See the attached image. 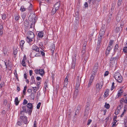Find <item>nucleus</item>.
Masks as SVG:
<instances>
[{
	"label": "nucleus",
	"mask_w": 127,
	"mask_h": 127,
	"mask_svg": "<svg viewBox=\"0 0 127 127\" xmlns=\"http://www.w3.org/2000/svg\"><path fill=\"white\" fill-rule=\"evenodd\" d=\"M105 31L100 30L99 32L100 36H104L105 33Z\"/></svg>",
	"instance_id": "393cba45"
},
{
	"label": "nucleus",
	"mask_w": 127,
	"mask_h": 127,
	"mask_svg": "<svg viewBox=\"0 0 127 127\" xmlns=\"http://www.w3.org/2000/svg\"><path fill=\"white\" fill-rule=\"evenodd\" d=\"M94 78V76H93V74H92L89 80H91L93 81Z\"/></svg>",
	"instance_id": "69168bd1"
},
{
	"label": "nucleus",
	"mask_w": 127,
	"mask_h": 127,
	"mask_svg": "<svg viewBox=\"0 0 127 127\" xmlns=\"http://www.w3.org/2000/svg\"><path fill=\"white\" fill-rule=\"evenodd\" d=\"M22 110H23L21 111L20 112V113L21 114L24 115V114L25 112L26 113H28V112H26L23 109H22Z\"/></svg>",
	"instance_id": "e433bc0d"
},
{
	"label": "nucleus",
	"mask_w": 127,
	"mask_h": 127,
	"mask_svg": "<svg viewBox=\"0 0 127 127\" xmlns=\"http://www.w3.org/2000/svg\"><path fill=\"white\" fill-rule=\"evenodd\" d=\"M109 72L108 71H106L105 72L104 75L105 76H107L108 74H109Z\"/></svg>",
	"instance_id": "774afa93"
},
{
	"label": "nucleus",
	"mask_w": 127,
	"mask_h": 127,
	"mask_svg": "<svg viewBox=\"0 0 127 127\" xmlns=\"http://www.w3.org/2000/svg\"><path fill=\"white\" fill-rule=\"evenodd\" d=\"M74 54V56L72 57V60H74V59H75V60H76V54L75 53Z\"/></svg>",
	"instance_id": "79ce46f5"
},
{
	"label": "nucleus",
	"mask_w": 127,
	"mask_h": 127,
	"mask_svg": "<svg viewBox=\"0 0 127 127\" xmlns=\"http://www.w3.org/2000/svg\"><path fill=\"white\" fill-rule=\"evenodd\" d=\"M41 50H40V52H41V54L42 55V56H45V53L42 51V50L43 51V49L41 48Z\"/></svg>",
	"instance_id": "a18cd8bd"
},
{
	"label": "nucleus",
	"mask_w": 127,
	"mask_h": 127,
	"mask_svg": "<svg viewBox=\"0 0 127 127\" xmlns=\"http://www.w3.org/2000/svg\"><path fill=\"white\" fill-rule=\"evenodd\" d=\"M114 77L117 81L119 83H121L123 78L121 74L118 72H116L114 75Z\"/></svg>",
	"instance_id": "20e7f679"
},
{
	"label": "nucleus",
	"mask_w": 127,
	"mask_h": 127,
	"mask_svg": "<svg viewBox=\"0 0 127 127\" xmlns=\"http://www.w3.org/2000/svg\"><path fill=\"white\" fill-rule=\"evenodd\" d=\"M71 112H69L68 113V117L69 118V119H70L71 118Z\"/></svg>",
	"instance_id": "e2e57ef3"
},
{
	"label": "nucleus",
	"mask_w": 127,
	"mask_h": 127,
	"mask_svg": "<svg viewBox=\"0 0 127 127\" xmlns=\"http://www.w3.org/2000/svg\"><path fill=\"white\" fill-rule=\"evenodd\" d=\"M22 122L21 120H20V121H18L17 123V125L19 126H21L22 125L21 123Z\"/></svg>",
	"instance_id": "5fc2aeb1"
},
{
	"label": "nucleus",
	"mask_w": 127,
	"mask_h": 127,
	"mask_svg": "<svg viewBox=\"0 0 127 127\" xmlns=\"http://www.w3.org/2000/svg\"><path fill=\"white\" fill-rule=\"evenodd\" d=\"M118 48H119V46L118 44H117L114 47V53L113 54V55H114V54H115L116 52L118 51Z\"/></svg>",
	"instance_id": "f3484780"
},
{
	"label": "nucleus",
	"mask_w": 127,
	"mask_h": 127,
	"mask_svg": "<svg viewBox=\"0 0 127 127\" xmlns=\"http://www.w3.org/2000/svg\"><path fill=\"white\" fill-rule=\"evenodd\" d=\"M82 77L80 78V79H79V76H78L76 78V85L75 87H79L80 86V84L81 82V79Z\"/></svg>",
	"instance_id": "0eeeda50"
},
{
	"label": "nucleus",
	"mask_w": 127,
	"mask_h": 127,
	"mask_svg": "<svg viewBox=\"0 0 127 127\" xmlns=\"http://www.w3.org/2000/svg\"><path fill=\"white\" fill-rule=\"evenodd\" d=\"M123 51L125 53L127 52V47H125L123 48Z\"/></svg>",
	"instance_id": "c03bdc74"
},
{
	"label": "nucleus",
	"mask_w": 127,
	"mask_h": 127,
	"mask_svg": "<svg viewBox=\"0 0 127 127\" xmlns=\"http://www.w3.org/2000/svg\"><path fill=\"white\" fill-rule=\"evenodd\" d=\"M32 50L35 51L36 52L40 53L39 49V47L36 45H33L32 47Z\"/></svg>",
	"instance_id": "2eb2a0df"
},
{
	"label": "nucleus",
	"mask_w": 127,
	"mask_h": 127,
	"mask_svg": "<svg viewBox=\"0 0 127 127\" xmlns=\"http://www.w3.org/2000/svg\"><path fill=\"white\" fill-rule=\"evenodd\" d=\"M51 51L52 54L54 53V51L55 49V46L54 44H53L51 45Z\"/></svg>",
	"instance_id": "dca6fc26"
},
{
	"label": "nucleus",
	"mask_w": 127,
	"mask_h": 127,
	"mask_svg": "<svg viewBox=\"0 0 127 127\" xmlns=\"http://www.w3.org/2000/svg\"><path fill=\"white\" fill-rule=\"evenodd\" d=\"M76 60L74 59V60H72V63L71 66V68L72 69H74L75 67Z\"/></svg>",
	"instance_id": "6ab92c4d"
},
{
	"label": "nucleus",
	"mask_w": 127,
	"mask_h": 127,
	"mask_svg": "<svg viewBox=\"0 0 127 127\" xmlns=\"http://www.w3.org/2000/svg\"><path fill=\"white\" fill-rule=\"evenodd\" d=\"M98 67V63H96L94 66L93 70V74L95 75L98 70L97 68Z\"/></svg>",
	"instance_id": "9d476101"
},
{
	"label": "nucleus",
	"mask_w": 127,
	"mask_h": 127,
	"mask_svg": "<svg viewBox=\"0 0 127 127\" xmlns=\"http://www.w3.org/2000/svg\"><path fill=\"white\" fill-rule=\"evenodd\" d=\"M102 37L101 36H100L99 37H98V41H102Z\"/></svg>",
	"instance_id": "6e6d98bb"
},
{
	"label": "nucleus",
	"mask_w": 127,
	"mask_h": 127,
	"mask_svg": "<svg viewBox=\"0 0 127 127\" xmlns=\"http://www.w3.org/2000/svg\"><path fill=\"white\" fill-rule=\"evenodd\" d=\"M68 79L67 77H66L64 81V87H66V86L67 85V84L68 83Z\"/></svg>",
	"instance_id": "aec40b11"
},
{
	"label": "nucleus",
	"mask_w": 127,
	"mask_h": 127,
	"mask_svg": "<svg viewBox=\"0 0 127 127\" xmlns=\"http://www.w3.org/2000/svg\"><path fill=\"white\" fill-rule=\"evenodd\" d=\"M25 41L23 40H22L20 42V44L21 49L23 48V45Z\"/></svg>",
	"instance_id": "4be33fe9"
},
{
	"label": "nucleus",
	"mask_w": 127,
	"mask_h": 127,
	"mask_svg": "<svg viewBox=\"0 0 127 127\" xmlns=\"http://www.w3.org/2000/svg\"><path fill=\"white\" fill-rule=\"evenodd\" d=\"M28 19L30 21L33 23V25H34L36 22L37 17L36 16H29Z\"/></svg>",
	"instance_id": "6e6552de"
},
{
	"label": "nucleus",
	"mask_w": 127,
	"mask_h": 127,
	"mask_svg": "<svg viewBox=\"0 0 127 127\" xmlns=\"http://www.w3.org/2000/svg\"><path fill=\"white\" fill-rule=\"evenodd\" d=\"M109 90L107 89L106 90V91L104 93V97H107L109 95L108 92L109 91Z\"/></svg>",
	"instance_id": "b1692460"
},
{
	"label": "nucleus",
	"mask_w": 127,
	"mask_h": 127,
	"mask_svg": "<svg viewBox=\"0 0 127 127\" xmlns=\"http://www.w3.org/2000/svg\"><path fill=\"white\" fill-rule=\"evenodd\" d=\"M80 111H79L78 110H76V111L75 113V116H74V117H75V116H76L77 115H78Z\"/></svg>",
	"instance_id": "de8ad7c7"
},
{
	"label": "nucleus",
	"mask_w": 127,
	"mask_h": 127,
	"mask_svg": "<svg viewBox=\"0 0 127 127\" xmlns=\"http://www.w3.org/2000/svg\"><path fill=\"white\" fill-rule=\"evenodd\" d=\"M31 80L32 81L30 83L31 84H36V82L34 80V76H32L31 78Z\"/></svg>",
	"instance_id": "a211bd4d"
},
{
	"label": "nucleus",
	"mask_w": 127,
	"mask_h": 127,
	"mask_svg": "<svg viewBox=\"0 0 127 127\" xmlns=\"http://www.w3.org/2000/svg\"><path fill=\"white\" fill-rule=\"evenodd\" d=\"M124 24H125L124 22V21H123L122 20L121 21V22H120V25L121 27V28H123L124 25Z\"/></svg>",
	"instance_id": "58836bf2"
},
{
	"label": "nucleus",
	"mask_w": 127,
	"mask_h": 127,
	"mask_svg": "<svg viewBox=\"0 0 127 127\" xmlns=\"http://www.w3.org/2000/svg\"><path fill=\"white\" fill-rule=\"evenodd\" d=\"M24 25L26 27H28L29 26V22L27 21H25L24 22Z\"/></svg>",
	"instance_id": "c756f323"
},
{
	"label": "nucleus",
	"mask_w": 127,
	"mask_h": 127,
	"mask_svg": "<svg viewBox=\"0 0 127 127\" xmlns=\"http://www.w3.org/2000/svg\"><path fill=\"white\" fill-rule=\"evenodd\" d=\"M39 74L41 76H43L44 74V70L43 69H39Z\"/></svg>",
	"instance_id": "5701e85b"
},
{
	"label": "nucleus",
	"mask_w": 127,
	"mask_h": 127,
	"mask_svg": "<svg viewBox=\"0 0 127 127\" xmlns=\"http://www.w3.org/2000/svg\"><path fill=\"white\" fill-rule=\"evenodd\" d=\"M123 92V91L121 89H120L118 93V96L119 97L121 95V94Z\"/></svg>",
	"instance_id": "72a5a7b5"
},
{
	"label": "nucleus",
	"mask_w": 127,
	"mask_h": 127,
	"mask_svg": "<svg viewBox=\"0 0 127 127\" xmlns=\"http://www.w3.org/2000/svg\"><path fill=\"white\" fill-rule=\"evenodd\" d=\"M27 118L26 116H20L19 120H21L22 122H23L25 124H26L28 122Z\"/></svg>",
	"instance_id": "423d86ee"
},
{
	"label": "nucleus",
	"mask_w": 127,
	"mask_h": 127,
	"mask_svg": "<svg viewBox=\"0 0 127 127\" xmlns=\"http://www.w3.org/2000/svg\"><path fill=\"white\" fill-rule=\"evenodd\" d=\"M28 103V101L26 99H24V100L23 102V104L24 105Z\"/></svg>",
	"instance_id": "09e8293b"
},
{
	"label": "nucleus",
	"mask_w": 127,
	"mask_h": 127,
	"mask_svg": "<svg viewBox=\"0 0 127 127\" xmlns=\"http://www.w3.org/2000/svg\"><path fill=\"white\" fill-rule=\"evenodd\" d=\"M44 33L43 31L40 32L38 33V35L39 38H41L43 36Z\"/></svg>",
	"instance_id": "412c9836"
},
{
	"label": "nucleus",
	"mask_w": 127,
	"mask_h": 127,
	"mask_svg": "<svg viewBox=\"0 0 127 127\" xmlns=\"http://www.w3.org/2000/svg\"><path fill=\"white\" fill-rule=\"evenodd\" d=\"M4 84V82H2L0 84V89L2 88Z\"/></svg>",
	"instance_id": "680f3d73"
},
{
	"label": "nucleus",
	"mask_w": 127,
	"mask_h": 127,
	"mask_svg": "<svg viewBox=\"0 0 127 127\" xmlns=\"http://www.w3.org/2000/svg\"><path fill=\"white\" fill-rule=\"evenodd\" d=\"M117 57H112L110 59V63L112 64H116V62Z\"/></svg>",
	"instance_id": "9b49d317"
},
{
	"label": "nucleus",
	"mask_w": 127,
	"mask_h": 127,
	"mask_svg": "<svg viewBox=\"0 0 127 127\" xmlns=\"http://www.w3.org/2000/svg\"><path fill=\"white\" fill-rule=\"evenodd\" d=\"M46 81L47 80H46V81L45 83L44 88L45 90H46V88L48 87V85H47V83L46 82Z\"/></svg>",
	"instance_id": "3c124183"
},
{
	"label": "nucleus",
	"mask_w": 127,
	"mask_h": 127,
	"mask_svg": "<svg viewBox=\"0 0 127 127\" xmlns=\"http://www.w3.org/2000/svg\"><path fill=\"white\" fill-rule=\"evenodd\" d=\"M41 104V103L39 102L38 103V104L37 106V109H39L40 108V106Z\"/></svg>",
	"instance_id": "8fccbe9b"
},
{
	"label": "nucleus",
	"mask_w": 127,
	"mask_h": 127,
	"mask_svg": "<svg viewBox=\"0 0 127 127\" xmlns=\"http://www.w3.org/2000/svg\"><path fill=\"white\" fill-rule=\"evenodd\" d=\"M26 55H24L23 57V59L22 60V66H26V65L25 64V61L26 60Z\"/></svg>",
	"instance_id": "4468645a"
},
{
	"label": "nucleus",
	"mask_w": 127,
	"mask_h": 127,
	"mask_svg": "<svg viewBox=\"0 0 127 127\" xmlns=\"http://www.w3.org/2000/svg\"><path fill=\"white\" fill-rule=\"evenodd\" d=\"M81 109V106L80 105H78L77 106L76 110L80 111Z\"/></svg>",
	"instance_id": "49530a36"
},
{
	"label": "nucleus",
	"mask_w": 127,
	"mask_h": 127,
	"mask_svg": "<svg viewBox=\"0 0 127 127\" xmlns=\"http://www.w3.org/2000/svg\"><path fill=\"white\" fill-rule=\"evenodd\" d=\"M114 40H110L109 42V44L108 45V46L110 47H112V45L113 44L114 42Z\"/></svg>",
	"instance_id": "473e14b6"
},
{
	"label": "nucleus",
	"mask_w": 127,
	"mask_h": 127,
	"mask_svg": "<svg viewBox=\"0 0 127 127\" xmlns=\"http://www.w3.org/2000/svg\"><path fill=\"white\" fill-rule=\"evenodd\" d=\"M90 105H89L88 106H86L85 109V111L84 112V116L87 117L89 113V111L90 109V107L89 106Z\"/></svg>",
	"instance_id": "f8f14e48"
},
{
	"label": "nucleus",
	"mask_w": 127,
	"mask_h": 127,
	"mask_svg": "<svg viewBox=\"0 0 127 127\" xmlns=\"http://www.w3.org/2000/svg\"><path fill=\"white\" fill-rule=\"evenodd\" d=\"M92 120L91 119H89L87 123V125H89L90 123L92 122Z\"/></svg>",
	"instance_id": "0e129e2a"
},
{
	"label": "nucleus",
	"mask_w": 127,
	"mask_h": 127,
	"mask_svg": "<svg viewBox=\"0 0 127 127\" xmlns=\"http://www.w3.org/2000/svg\"><path fill=\"white\" fill-rule=\"evenodd\" d=\"M22 108L26 112H28L29 115H30L33 108V105L32 103H29L26 105L23 106L22 107Z\"/></svg>",
	"instance_id": "f257e3e1"
},
{
	"label": "nucleus",
	"mask_w": 127,
	"mask_h": 127,
	"mask_svg": "<svg viewBox=\"0 0 127 127\" xmlns=\"http://www.w3.org/2000/svg\"><path fill=\"white\" fill-rule=\"evenodd\" d=\"M114 122L113 123V125L112 126V127H114L116 125V124L117 122V121L116 120H114L113 121Z\"/></svg>",
	"instance_id": "13d9d810"
},
{
	"label": "nucleus",
	"mask_w": 127,
	"mask_h": 127,
	"mask_svg": "<svg viewBox=\"0 0 127 127\" xmlns=\"http://www.w3.org/2000/svg\"><path fill=\"white\" fill-rule=\"evenodd\" d=\"M28 36L27 37L26 41L27 42L30 43V45H31L32 43H31L32 41V39L34 36V33L31 31H29L27 32Z\"/></svg>",
	"instance_id": "f03ea898"
},
{
	"label": "nucleus",
	"mask_w": 127,
	"mask_h": 127,
	"mask_svg": "<svg viewBox=\"0 0 127 127\" xmlns=\"http://www.w3.org/2000/svg\"><path fill=\"white\" fill-rule=\"evenodd\" d=\"M32 8V4H30L29 7L28 8L29 10H31Z\"/></svg>",
	"instance_id": "ea45409f"
},
{
	"label": "nucleus",
	"mask_w": 127,
	"mask_h": 127,
	"mask_svg": "<svg viewBox=\"0 0 127 127\" xmlns=\"http://www.w3.org/2000/svg\"><path fill=\"white\" fill-rule=\"evenodd\" d=\"M3 26L2 25H0V35H1L3 34L2 29Z\"/></svg>",
	"instance_id": "bb28decb"
},
{
	"label": "nucleus",
	"mask_w": 127,
	"mask_h": 127,
	"mask_svg": "<svg viewBox=\"0 0 127 127\" xmlns=\"http://www.w3.org/2000/svg\"><path fill=\"white\" fill-rule=\"evenodd\" d=\"M32 88L33 89L34 92L35 93H36V92L37 91L36 87H32Z\"/></svg>",
	"instance_id": "338daca9"
},
{
	"label": "nucleus",
	"mask_w": 127,
	"mask_h": 127,
	"mask_svg": "<svg viewBox=\"0 0 127 127\" xmlns=\"http://www.w3.org/2000/svg\"><path fill=\"white\" fill-rule=\"evenodd\" d=\"M114 84H115L114 83V82H113L112 83V87L111 89V90L112 91V90L114 88Z\"/></svg>",
	"instance_id": "052dcab7"
},
{
	"label": "nucleus",
	"mask_w": 127,
	"mask_h": 127,
	"mask_svg": "<svg viewBox=\"0 0 127 127\" xmlns=\"http://www.w3.org/2000/svg\"><path fill=\"white\" fill-rule=\"evenodd\" d=\"M98 82L96 85L95 87L96 91H99L102 88L103 85L104 81L102 78H99L98 79Z\"/></svg>",
	"instance_id": "7ed1b4c3"
},
{
	"label": "nucleus",
	"mask_w": 127,
	"mask_h": 127,
	"mask_svg": "<svg viewBox=\"0 0 127 127\" xmlns=\"http://www.w3.org/2000/svg\"><path fill=\"white\" fill-rule=\"evenodd\" d=\"M7 52V48L6 47H4L3 48V53L4 55H6Z\"/></svg>",
	"instance_id": "2f4dec72"
},
{
	"label": "nucleus",
	"mask_w": 127,
	"mask_h": 127,
	"mask_svg": "<svg viewBox=\"0 0 127 127\" xmlns=\"http://www.w3.org/2000/svg\"><path fill=\"white\" fill-rule=\"evenodd\" d=\"M34 94L33 93H31V94L30 95V96H31V98L33 99L34 98Z\"/></svg>",
	"instance_id": "37998d69"
},
{
	"label": "nucleus",
	"mask_w": 127,
	"mask_h": 127,
	"mask_svg": "<svg viewBox=\"0 0 127 127\" xmlns=\"http://www.w3.org/2000/svg\"><path fill=\"white\" fill-rule=\"evenodd\" d=\"M104 107L107 109H108L110 108V105L109 104L107 103L106 102L105 103V104L104 105Z\"/></svg>",
	"instance_id": "c9c22d12"
},
{
	"label": "nucleus",
	"mask_w": 127,
	"mask_h": 127,
	"mask_svg": "<svg viewBox=\"0 0 127 127\" xmlns=\"http://www.w3.org/2000/svg\"><path fill=\"white\" fill-rule=\"evenodd\" d=\"M106 29V27L105 25H102L101 29L100 30L105 31Z\"/></svg>",
	"instance_id": "c85d7f7f"
},
{
	"label": "nucleus",
	"mask_w": 127,
	"mask_h": 127,
	"mask_svg": "<svg viewBox=\"0 0 127 127\" xmlns=\"http://www.w3.org/2000/svg\"><path fill=\"white\" fill-rule=\"evenodd\" d=\"M79 87H75V89L73 94V98L74 99L76 98L78 94Z\"/></svg>",
	"instance_id": "1a4fd4ad"
},
{
	"label": "nucleus",
	"mask_w": 127,
	"mask_h": 127,
	"mask_svg": "<svg viewBox=\"0 0 127 127\" xmlns=\"http://www.w3.org/2000/svg\"><path fill=\"white\" fill-rule=\"evenodd\" d=\"M35 13L34 11H30L29 13V16H33L34 15Z\"/></svg>",
	"instance_id": "7c9ffc66"
},
{
	"label": "nucleus",
	"mask_w": 127,
	"mask_h": 127,
	"mask_svg": "<svg viewBox=\"0 0 127 127\" xmlns=\"http://www.w3.org/2000/svg\"><path fill=\"white\" fill-rule=\"evenodd\" d=\"M15 104L16 105H18L19 101L18 100V97H16L15 100Z\"/></svg>",
	"instance_id": "a878e982"
},
{
	"label": "nucleus",
	"mask_w": 127,
	"mask_h": 127,
	"mask_svg": "<svg viewBox=\"0 0 127 127\" xmlns=\"http://www.w3.org/2000/svg\"><path fill=\"white\" fill-rule=\"evenodd\" d=\"M13 53L15 55L17 54V51L16 49H13Z\"/></svg>",
	"instance_id": "a19ab883"
},
{
	"label": "nucleus",
	"mask_w": 127,
	"mask_h": 127,
	"mask_svg": "<svg viewBox=\"0 0 127 127\" xmlns=\"http://www.w3.org/2000/svg\"><path fill=\"white\" fill-rule=\"evenodd\" d=\"M120 111V110H118V109H117V110H116V111L115 112V114L116 115H117L118 114H119V113Z\"/></svg>",
	"instance_id": "603ef678"
},
{
	"label": "nucleus",
	"mask_w": 127,
	"mask_h": 127,
	"mask_svg": "<svg viewBox=\"0 0 127 127\" xmlns=\"http://www.w3.org/2000/svg\"><path fill=\"white\" fill-rule=\"evenodd\" d=\"M26 10V8L24 7L23 6H21L20 10L22 12L25 11Z\"/></svg>",
	"instance_id": "f704fd0d"
},
{
	"label": "nucleus",
	"mask_w": 127,
	"mask_h": 127,
	"mask_svg": "<svg viewBox=\"0 0 127 127\" xmlns=\"http://www.w3.org/2000/svg\"><path fill=\"white\" fill-rule=\"evenodd\" d=\"M116 21H117V22H119L120 21V20L121 19V16H116Z\"/></svg>",
	"instance_id": "4c0bfd02"
},
{
	"label": "nucleus",
	"mask_w": 127,
	"mask_h": 127,
	"mask_svg": "<svg viewBox=\"0 0 127 127\" xmlns=\"http://www.w3.org/2000/svg\"><path fill=\"white\" fill-rule=\"evenodd\" d=\"M112 47H110V46H108L106 49L105 54L106 55H108L110 51L112 49Z\"/></svg>",
	"instance_id": "ddd939ff"
},
{
	"label": "nucleus",
	"mask_w": 127,
	"mask_h": 127,
	"mask_svg": "<svg viewBox=\"0 0 127 127\" xmlns=\"http://www.w3.org/2000/svg\"><path fill=\"white\" fill-rule=\"evenodd\" d=\"M92 81L91 80H89V83L88 85V87H89L91 85Z\"/></svg>",
	"instance_id": "864d4df0"
},
{
	"label": "nucleus",
	"mask_w": 127,
	"mask_h": 127,
	"mask_svg": "<svg viewBox=\"0 0 127 127\" xmlns=\"http://www.w3.org/2000/svg\"><path fill=\"white\" fill-rule=\"evenodd\" d=\"M123 103H120L119 104H118V106L117 109L120 110L123 107Z\"/></svg>",
	"instance_id": "cd10ccee"
},
{
	"label": "nucleus",
	"mask_w": 127,
	"mask_h": 127,
	"mask_svg": "<svg viewBox=\"0 0 127 127\" xmlns=\"http://www.w3.org/2000/svg\"><path fill=\"white\" fill-rule=\"evenodd\" d=\"M100 46H101L100 45H99V44H97V47L96 48V50H98L99 49L100 47Z\"/></svg>",
	"instance_id": "bf43d9fd"
},
{
	"label": "nucleus",
	"mask_w": 127,
	"mask_h": 127,
	"mask_svg": "<svg viewBox=\"0 0 127 127\" xmlns=\"http://www.w3.org/2000/svg\"><path fill=\"white\" fill-rule=\"evenodd\" d=\"M120 31V29L119 27H117L116 30V32L117 33L119 32Z\"/></svg>",
	"instance_id": "4d7b16f0"
},
{
	"label": "nucleus",
	"mask_w": 127,
	"mask_h": 127,
	"mask_svg": "<svg viewBox=\"0 0 127 127\" xmlns=\"http://www.w3.org/2000/svg\"><path fill=\"white\" fill-rule=\"evenodd\" d=\"M60 2L58 1L56 2L54 5V8L51 11V15H53L56 12V11L59 10L60 9Z\"/></svg>",
	"instance_id": "39448f33"
}]
</instances>
